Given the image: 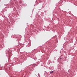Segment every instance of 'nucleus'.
Listing matches in <instances>:
<instances>
[{
    "label": "nucleus",
    "mask_w": 77,
    "mask_h": 77,
    "mask_svg": "<svg viewBox=\"0 0 77 77\" xmlns=\"http://www.w3.org/2000/svg\"><path fill=\"white\" fill-rule=\"evenodd\" d=\"M53 72V71H52V72H51V73H52L53 72Z\"/></svg>",
    "instance_id": "nucleus-1"
},
{
    "label": "nucleus",
    "mask_w": 77,
    "mask_h": 77,
    "mask_svg": "<svg viewBox=\"0 0 77 77\" xmlns=\"http://www.w3.org/2000/svg\"><path fill=\"white\" fill-rule=\"evenodd\" d=\"M51 72H50V74H51Z\"/></svg>",
    "instance_id": "nucleus-2"
}]
</instances>
